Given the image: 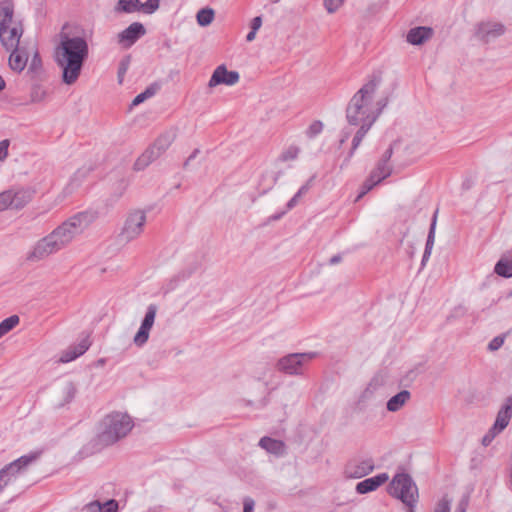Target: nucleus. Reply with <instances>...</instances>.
<instances>
[{
	"mask_svg": "<svg viewBox=\"0 0 512 512\" xmlns=\"http://www.w3.org/2000/svg\"><path fill=\"white\" fill-rule=\"evenodd\" d=\"M77 358V354H75L73 352V350L71 349V347L69 349H67L61 356L60 360L64 363H67V362H70V361H73Z\"/></svg>",
	"mask_w": 512,
	"mask_h": 512,
	"instance_id": "09e8293b",
	"label": "nucleus"
},
{
	"mask_svg": "<svg viewBox=\"0 0 512 512\" xmlns=\"http://www.w3.org/2000/svg\"><path fill=\"white\" fill-rule=\"evenodd\" d=\"M13 210L23 209L33 197V192L29 189H12Z\"/></svg>",
	"mask_w": 512,
	"mask_h": 512,
	"instance_id": "412c9836",
	"label": "nucleus"
},
{
	"mask_svg": "<svg viewBox=\"0 0 512 512\" xmlns=\"http://www.w3.org/2000/svg\"><path fill=\"white\" fill-rule=\"evenodd\" d=\"M392 154H393V148H392V146H390V147H389V148L384 152V154L382 155L381 160H383L384 162L389 163V160H390V158L392 157Z\"/></svg>",
	"mask_w": 512,
	"mask_h": 512,
	"instance_id": "864d4df0",
	"label": "nucleus"
},
{
	"mask_svg": "<svg viewBox=\"0 0 512 512\" xmlns=\"http://www.w3.org/2000/svg\"><path fill=\"white\" fill-rule=\"evenodd\" d=\"M437 213H438V210H436V212L434 213L433 218H432V222H431L430 229H429L428 236H427V241H426V245H425L424 254H423V257H422V265H425V262L430 257L431 251H432V248H433V245H434L436 222H437Z\"/></svg>",
	"mask_w": 512,
	"mask_h": 512,
	"instance_id": "393cba45",
	"label": "nucleus"
},
{
	"mask_svg": "<svg viewBox=\"0 0 512 512\" xmlns=\"http://www.w3.org/2000/svg\"><path fill=\"white\" fill-rule=\"evenodd\" d=\"M392 173V167L389 163L379 160L376 167L372 170L371 174L376 176L381 181L389 177Z\"/></svg>",
	"mask_w": 512,
	"mask_h": 512,
	"instance_id": "cd10ccee",
	"label": "nucleus"
},
{
	"mask_svg": "<svg viewBox=\"0 0 512 512\" xmlns=\"http://www.w3.org/2000/svg\"><path fill=\"white\" fill-rule=\"evenodd\" d=\"M504 344V337L502 336H497L495 338H493L489 344H488V349L490 351H496L498 350L502 345Z\"/></svg>",
	"mask_w": 512,
	"mask_h": 512,
	"instance_id": "c03bdc74",
	"label": "nucleus"
},
{
	"mask_svg": "<svg viewBox=\"0 0 512 512\" xmlns=\"http://www.w3.org/2000/svg\"><path fill=\"white\" fill-rule=\"evenodd\" d=\"M133 426L134 422L127 413L114 411L105 415L96 426L95 446L100 449L117 443L130 433Z\"/></svg>",
	"mask_w": 512,
	"mask_h": 512,
	"instance_id": "20e7f679",
	"label": "nucleus"
},
{
	"mask_svg": "<svg viewBox=\"0 0 512 512\" xmlns=\"http://www.w3.org/2000/svg\"><path fill=\"white\" fill-rule=\"evenodd\" d=\"M159 0H147L145 3L139 2V11L145 14H153L159 8Z\"/></svg>",
	"mask_w": 512,
	"mask_h": 512,
	"instance_id": "f704fd0d",
	"label": "nucleus"
},
{
	"mask_svg": "<svg viewBox=\"0 0 512 512\" xmlns=\"http://www.w3.org/2000/svg\"><path fill=\"white\" fill-rule=\"evenodd\" d=\"M196 18L200 26H207L214 19V11L210 8H203L197 13Z\"/></svg>",
	"mask_w": 512,
	"mask_h": 512,
	"instance_id": "7c9ffc66",
	"label": "nucleus"
},
{
	"mask_svg": "<svg viewBox=\"0 0 512 512\" xmlns=\"http://www.w3.org/2000/svg\"><path fill=\"white\" fill-rule=\"evenodd\" d=\"M411 394L408 390H402L392 396L387 402V410L390 412L399 411L410 399Z\"/></svg>",
	"mask_w": 512,
	"mask_h": 512,
	"instance_id": "b1692460",
	"label": "nucleus"
},
{
	"mask_svg": "<svg viewBox=\"0 0 512 512\" xmlns=\"http://www.w3.org/2000/svg\"><path fill=\"white\" fill-rule=\"evenodd\" d=\"M156 314L157 306L155 304H150L147 307V311L144 316V319L142 320L140 328L134 336L133 342L136 346L142 347L144 344L147 343L149 339L150 330L155 322Z\"/></svg>",
	"mask_w": 512,
	"mask_h": 512,
	"instance_id": "9b49d317",
	"label": "nucleus"
},
{
	"mask_svg": "<svg viewBox=\"0 0 512 512\" xmlns=\"http://www.w3.org/2000/svg\"><path fill=\"white\" fill-rule=\"evenodd\" d=\"M262 25V18L260 16H257L252 19L251 22V29L254 31H258Z\"/></svg>",
	"mask_w": 512,
	"mask_h": 512,
	"instance_id": "603ef678",
	"label": "nucleus"
},
{
	"mask_svg": "<svg viewBox=\"0 0 512 512\" xmlns=\"http://www.w3.org/2000/svg\"><path fill=\"white\" fill-rule=\"evenodd\" d=\"M377 86L378 81L376 79L368 81L354 94L347 105V122L350 125L359 126L352 140L349 157L353 156L355 150L387 105L388 100L386 98L374 101Z\"/></svg>",
	"mask_w": 512,
	"mask_h": 512,
	"instance_id": "f257e3e1",
	"label": "nucleus"
},
{
	"mask_svg": "<svg viewBox=\"0 0 512 512\" xmlns=\"http://www.w3.org/2000/svg\"><path fill=\"white\" fill-rule=\"evenodd\" d=\"M239 78L240 76L237 71H228L225 65H220L214 70L208 82V86L210 88L221 84L232 86L239 81Z\"/></svg>",
	"mask_w": 512,
	"mask_h": 512,
	"instance_id": "ddd939ff",
	"label": "nucleus"
},
{
	"mask_svg": "<svg viewBox=\"0 0 512 512\" xmlns=\"http://www.w3.org/2000/svg\"><path fill=\"white\" fill-rule=\"evenodd\" d=\"M314 357L313 353H294L289 354L278 361V369L289 375H299L303 373L305 365Z\"/></svg>",
	"mask_w": 512,
	"mask_h": 512,
	"instance_id": "6e6552de",
	"label": "nucleus"
},
{
	"mask_svg": "<svg viewBox=\"0 0 512 512\" xmlns=\"http://www.w3.org/2000/svg\"><path fill=\"white\" fill-rule=\"evenodd\" d=\"M13 14L14 11L11 4L6 3L0 6V32L20 24L13 20Z\"/></svg>",
	"mask_w": 512,
	"mask_h": 512,
	"instance_id": "5701e85b",
	"label": "nucleus"
},
{
	"mask_svg": "<svg viewBox=\"0 0 512 512\" xmlns=\"http://www.w3.org/2000/svg\"><path fill=\"white\" fill-rule=\"evenodd\" d=\"M259 446L277 456H281L285 453V444L282 441L267 436L260 439Z\"/></svg>",
	"mask_w": 512,
	"mask_h": 512,
	"instance_id": "4be33fe9",
	"label": "nucleus"
},
{
	"mask_svg": "<svg viewBox=\"0 0 512 512\" xmlns=\"http://www.w3.org/2000/svg\"><path fill=\"white\" fill-rule=\"evenodd\" d=\"M88 55L89 47L85 38L60 34V42L54 50V59L62 69V80L65 84L72 85L77 81Z\"/></svg>",
	"mask_w": 512,
	"mask_h": 512,
	"instance_id": "7ed1b4c3",
	"label": "nucleus"
},
{
	"mask_svg": "<svg viewBox=\"0 0 512 512\" xmlns=\"http://www.w3.org/2000/svg\"><path fill=\"white\" fill-rule=\"evenodd\" d=\"M158 90H159L158 84H151L150 86H148L145 89V91H143L142 93L138 94L133 99L131 105L132 106H137V105L141 104L145 100H147V99L151 98L152 96H154Z\"/></svg>",
	"mask_w": 512,
	"mask_h": 512,
	"instance_id": "c756f323",
	"label": "nucleus"
},
{
	"mask_svg": "<svg viewBox=\"0 0 512 512\" xmlns=\"http://www.w3.org/2000/svg\"><path fill=\"white\" fill-rule=\"evenodd\" d=\"M103 512H117L118 502L114 499L108 500L105 503H101Z\"/></svg>",
	"mask_w": 512,
	"mask_h": 512,
	"instance_id": "37998d69",
	"label": "nucleus"
},
{
	"mask_svg": "<svg viewBox=\"0 0 512 512\" xmlns=\"http://www.w3.org/2000/svg\"><path fill=\"white\" fill-rule=\"evenodd\" d=\"M76 391V387L71 381H62L58 383L51 394V406L54 409L63 408L74 399Z\"/></svg>",
	"mask_w": 512,
	"mask_h": 512,
	"instance_id": "1a4fd4ad",
	"label": "nucleus"
},
{
	"mask_svg": "<svg viewBox=\"0 0 512 512\" xmlns=\"http://www.w3.org/2000/svg\"><path fill=\"white\" fill-rule=\"evenodd\" d=\"M299 151H300V149L298 147L290 146L289 148H287L285 151H283L281 153V155L279 156V160L282 162L294 160L297 158Z\"/></svg>",
	"mask_w": 512,
	"mask_h": 512,
	"instance_id": "c9c22d12",
	"label": "nucleus"
},
{
	"mask_svg": "<svg viewBox=\"0 0 512 512\" xmlns=\"http://www.w3.org/2000/svg\"><path fill=\"white\" fill-rule=\"evenodd\" d=\"M314 177H311L309 179V181L304 184L299 190L298 192L289 200V202L287 203V209L290 210L292 209L293 207L296 206V204L298 203L300 197L302 195H304L305 193L308 192V190L310 189L311 187V184H312V181H313Z\"/></svg>",
	"mask_w": 512,
	"mask_h": 512,
	"instance_id": "2f4dec72",
	"label": "nucleus"
},
{
	"mask_svg": "<svg viewBox=\"0 0 512 512\" xmlns=\"http://www.w3.org/2000/svg\"><path fill=\"white\" fill-rule=\"evenodd\" d=\"M433 35V29L430 27L419 26L409 30L407 33V42L412 45H421L429 40Z\"/></svg>",
	"mask_w": 512,
	"mask_h": 512,
	"instance_id": "6ab92c4d",
	"label": "nucleus"
},
{
	"mask_svg": "<svg viewBox=\"0 0 512 512\" xmlns=\"http://www.w3.org/2000/svg\"><path fill=\"white\" fill-rule=\"evenodd\" d=\"M36 455H24L11 462L0 470V492L22 469L26 468L35 459Z\"/></svg>",
	"mask_w": 512,
	"mask_h": 512,
	"instance_id": "9d476101",
	"label": "nucleus"
},
{
	"mask_svg": "<svg viewBox=\"0 0 512 512\" xmlns=\"http://www.w3.org/2000/svg\"><path fill=\"white\" fill-rule=\"evenodd\" d=\"M104 363H105V359H103V358H101V359H99V360L97 361V365H98V366H102V365H104Z\"/></svg>",
	"mask_w": 512,
	"mask_h": 512,
	"instance_id": "69168bd1",
	"label": "nucleus"
},
{
	"mask_svg": "<svg viewBox=\"0 0 512 512\" xmlns=\"http://www.w3.org/2000/svg\"><path fill=\"white\" fill-rule=\"evenodd\" d=\"M145 224L146 213L143 210L134 209L129 211L118 234L119 242L129 243L137 239L143 233Z\"/></svg>",
	"mask_w": 512,
	"mask_h": 512,
	"instance_id": "0eeeda50",
	"label": "nucleus"
},
{
	"mask_svg": "<svg viewBox=\"0 0 512 512\" xmlns=\"http://www.w3.org/2000/svg\"><path fill=\"white\" fill-rule=\"evenodd\" d=\"M177 136L176 130L171 129L162 133L135 161L134 169L144 170L149 164L158 159L172 145Z\"/></svg>",
	"mask_w": 512,
	"mask_h": 512,
	"instance_id": "39448f33",
	"label": "nucleus"
},
{
	"mask_svg": "<svg viewBox=\"0 0 512 512\" xmlns=\"http://www.w3.org/2000/svg\"><path fill=\"white\" fill-rule=\"evenodd\" d=\"M256 32H257V31H254V30H252V29H251V31H250V32L247 34V36H246V40H247L248 42L253 41V40L255 39Z\"/></svg>",
	"mask_w": 512,
	"mask_h": 512,
	"instance_id": "bf43d9fd",
	"label": "nucleus"
},
{
	"mask_svg": "<svg viewBox=\"0 0 512 512\" xmlns=\"http://www.w3.org/2000/svg\"><path fill=\"white\" fill-rule=\"evenodd\" d=\"M374 467L372 459L352 462L346 466L345 474L349 478L359 479L370 474L374 470Z\"/></svg>",
	"mask_w": 512,
	"mask_h": 512,
	"instance_id": "dca6fc26",
	"label": "nucleus"
},
{
	"mask_svg": "<svg viewBox=\"0 0 512 512\" xmlns=\"http://www.w3.org/2000/svg\"><path fill=\"white\" fill-rule=\"evenodd\" d=\"M22 34L23 28L21 24L9 27L8 29L0 32L1 44L7 51H10V49H15L19 47Z\"/></svg>",
	"mask_w": 512,
	"mask_h": 512,
	"instance_id": "2eb2a0df",
	"label": "nucleus"
},
{
	"mask_svg": "<svg viewBox=\"0 0 512 512\" xmlns=\"http://www.w3.org/2000/svg\"><path fill=\"white\" fill-rule=\"evenodd\" d=\"M11 54L8 59V64L11 70L15 72H22L27 65L28 56L19 47L10 49Z\"/></svg>",
	"mask_w": 512,
	"mask_h": 512,
	"instance_id": "aec40b11",
	"label": "nucleus"
},
{
	"mask_svg": "<svg viewBox=\"0 0 512 512\" xmlns=\"http://www.w3.org/2000/svg\"><path fill=\"white\" fill-rule=\"evenodd\" d=\"M200 150L199 149H195L192 154L188 157V159L185 161L184 163V168H187L190 161L193 160L198 154H199Z\"/></svg>",
	"mask_w": 512,
	"mask_h": 512,
	"instance_id": "6e6d98bb",
	"label": "nucleus"
},
{
	"mask_svg": "<svg viewBox=\"0 0 512 512\" xmlns=\"http://www.w3.org/2000/svg\"><path fill=\"white\" fill-rule=\"evenodd\" d=\"M126 70H127V65H126V64H124V63H122V64H121V66H120V68H119V71H118L119 82H121V81H122V80H121V77H122V75L126 72Z\"/></svg>",
	"mask_w": 512,
	"mask_h": 512,
	"instance_id": "4d7b16f0",
	"label": "nucleus"
},
{
	"mask_svg": "<svg viewBox=\"0 0 512 512\" xmlns=\"http://www.w3.org/2000/svg\"><path fill=\"white\" fill-rule=\"evenodd\" d=\"M20 322L18 315H11L0 322V338L13 330Z\"/></svg>",
	"mask_w": 512,
	"mask_h": 512,
	"instance_id": "c85d7f7f",
	"label": "nucleus"
},
{
	"mask_svg": "<svg viewBox=\"0 0 512 512\" xmlns=\"http://www.w3.org/2000/svg\"><path fill=\"white\" fill-rule=\"evenodd\" d=\"M98 217L93 210L82 211L69 217L48 235L39 239L30 252L29 260H42L66 248Z\"/></svg>",
	"mask_w": 512,
	"mask_h": 512,
	"instance_id": "f03ea898",
	"label": "nucleus"
},
{
	"mask_svg": "<svg viewBox=\"0 0 512 512\" xmlns=\"http://www.w3.org/2000/svg\"><path fill=\"white\" fill-rule=\"evenodd\" d=\"M381 182L376 176L370 173V176L365 180V184L367 185V190H371L374 186Z\"/></svg>",
	"mask_w": 512,
	"mask_h": 512,
	"instance_id": "8fccbe9b",
	"label": "nucleus"
},
{
	"mask_svg": "<svg viewBox=\"0 0 512 512\" xmlns=\"http://www.w3.org/2000/svg\"><path fill=\"white\" fill-rule=\"evenodd\" d=\"M385 383L384 376L381 374L375 375L370 382L368 383L365 394L372 395L379 387L383 386Z\"/></svg>",
	"mask_w": 512,
	"mask_h": 512,
	"instance_id": "473e14b6",
	"label": "nucleus"
},
{
	"mask_svg": "<svg viewBox=\"0 0 512 512\" xmlns=\"http://www.w3.org/2000/svg\"><path fill=\"white\" fill-rule=\"evenodd\" d=\"M434 512H450V501L446 498L440 500Z\"/></svg>",
	"mask_w": 512,
	"mask_h": 512,
	"instance_id": "49530a36",
	"label": "nucleus"
},
{
	"mask_svg": "<svg viewBox=\"0 0 512 512\" xmlns=\"http://www.w3.org/2000/svg\"><path fill=\"white\" fill-rule=\"evenodd\" d=\"M323 130V123L319 120H315L313 121L307 131H306V134L309 138H314L315 136H317L318 134H320Z\"/></svg>",
	"mask_w": 512,
	"mask_h": 512,
	"instance_id": "e433bc0d",
	"label": "nucleus"
},
{
	"mask_svg": "<svg viewBox=\"0 0 512 512\" xmlns=\"http://www.w3.org/2000/svg\"><path fill=\"white\" fill-rule=\"evenodd\" d=\"M41 65H42V62H41V58L39 56V53L35 52L33 57H32V59H31V63H30L29 69L32 70V71L37 72L41 68Z\"/></svg>",
	"mask_w": 512,
	"mask_h": 512,
	"instance_id": "a18cd8bd",
	"label": "nucleus"
},
{
	"mask_svg": "<svg viewBox=\"0 0 512 512\" xmlns=\"http://www.w3.org/2000/svg\"><path fill=\"white\" fill-rule=\"evenodd\" d=\"M5 87V82L3 78L0 76V91Z\"/></svg>",
	"mask_w": 512,
	"mask_h": 512,
	"instance_id": "e2e57ef3",
	"label": "nucleus"
},
{
	"mask_svg": "<svg viewBox=\"0 0 512 512\" xmlns=\"http://www.w3.org/2000/svg\"><path fill=\"white\" fill-rule=\"evenodd\" d=\"M12 189L0 193V211L13 210Z\"/></svg>",
	"mask_w": 512,
	"mask_h": 512,
	"instance_id": "72a5a7b5",
	"label": "nucleus"
},
{
	"mask_svg": "<svg viewBox=\"0 0 512 512\" xmlns=\"http://www.w3.org/2000/svg\"><path fill=\"white\" fill-rule=\"evenodd\" d=\"M370 190H367V185L365 184V182L363 183L362 185V191L361 193L358 195V199L361 198L362 196H364L366 193H368Z\"/></svg>",
	"mask_w": 512,
	"mask_h": 512,
	"instance_id": "680f3d73",
	"label": "nucleus"
},
{
	"mask_svg": "<svg viewBox=\"0 0 512 512\" xmlns=\"http://www.w3.org/2000/svg\"><path fill=\"white\" fill-rule=\"evenodd\" d=\"M9 146H10L9 139H3L0 141V162H3L8 157Z\"/></svg>",
	"mask_w": 512,
	"mask_h": 512,
	"instance_id": "a19ab883",
	"label": "nucleus"
},
{
	"mask_svg": "<svg viewBox=\"0 0 512 512\" xmlns=\"http://www.w3.org/2000/svg\"><path fill=\"white\" fill-rule=\"evenodd\" d=\"M145 33L146 29L143 24L134 22L118 34V40L119 43L129 47L133 45L140 37L145 35Z\"/></svg>",
	"mask_w": 512,
	"mask_h": 512,
	"instance_id": "4468645a",
	"label": "nucleus"
},
{
	"mask_svg": "<svg viewBox=\"0 0 512 512\" xmlns=\"http://www.w3.org/2000/svg\"><path fill=\"white\" fill-rule=\"evenodd\" d=\"M389 494L412 508L418 498V490L410 475L396 474L389 485Z\"/></svg>",
	"mask_w": 512,
	"mask_h": 512,
	"instance_id": "423d86ee",
	"label": "nucleus"
},
{
	"mask_svg": "<svg viewBox=\"0 0 512 512\" xmlns=\"http://www.w3.org/2000/svg\"><path fill=\"white\" fill-rule=\"evenodd\" d=\"M86 512H103L102 505L99 501H94L85 506Z\"/></svg>",
	"mask_w": 512,
	"mask_h": 512,
	"instance_id": "de8ad7c7",
	"label": "nucleus"
},
{
	"mask_svg": "<svg viewBox=\"0 0 512 512\" xmlns=\"http://www.w3.org/2000/svg\"><path fill=\"white\" fill-rule=\"evenodd\" d=\"M389 479L387 473H381L374 477L367 478L356 485V492L359 494H366L375 491L378 487L384 484Z\"/></svg>",
	"mask_w": 512,
	"mask_h": 512,
	"instance_id": "f3484780",
	"label": "nucleus"
},
{
	"mask_svg": "<svg viewBox=\"0 0 512 512\" xmlns=\"http://www.w3.org/2000/svg\"><path fill=\"white\" fill-rule=\"evenodd\" d=\"M285 212H282L281 214L279 215H275L272 217L273 220H278Z\"/></svg>",
	"mask_w": 512,
	"mask_h": 512,
	"instance_id": "338daca9",
	"label": "nucleus"
},
{
	"mask_svg": "<svg viewBox=\"0 0 512 512\" xmlns=\"http://www.w3.org/2000/svg\"><path fill=\"white\" fill-rule=\"evenodd\" d=\"M139 0H118L116 12L133 13L139 11Z\"/></svg>",
	"mask_w": 512,
	"mask_h": 512,
	"instance_id": "bb28decb",
	"label": "nucleus"
},
{
	"mask_svg": "<svg viewBox=\"0 0 512 512\" xmlns=\"http://www.w3.org/2000/svg\"><path fill=\"white\" fill-rule=\"evenodd\" d=\"M500 432L501 431L494 430V427L492 426L488 433L482 438V444L484 446H488Z\"/></svg>",
	"mask_w": 512,
	"mask_h": 512,
	"instance_id": "79ce46f5",
	"label": "nucleus"
},
{
	"mask_svg": "<svg viewBox=\"0 0 512 512\" xmlns=\"http://www.w3.org/2000/svg\"><path fill=\"white\" fill-rule=\"evenodd\" d=\"M508 297H512V290L509 292Z\"/></svg>",
	"mask_w": 512,
	"mask_h": 512,
	"instance_id": "774afa93",
	"label": "nucleus"
},
{
	"mask_svg": "<svg viewBox=\"0 0 512 512\" xmlns=\"http://www.w3.org/2000/svg\"><path fill=\"white\" fill-rule=\"evenodd\" d=\"M45 94V91L39 86H34L31 91V101L35 103L41 102L44 99Z\"/></svg>",
	"mask_w": 512,
	"mask_h": 512,
	"instance_id": "ea45409f",
	"label": "nucleus"
},
{
	"mask_svg": "<svg viewBox=\"0 0 512 512\" xmlns=\"http://www.w3.org/2000/svg\"><path fill=\"white\" fill-rule=\"evenodd\" d=\"M505 26L499 22H481L477 25L475 36L483 43H490L505 33Z\"/></svg>",
	"mask_w": 512,
	"mask_h": 512,
	"instance_id": "f8f14e48",
	"label": "nucleus"
},
{
	"mask_svg": "<svg viewBox=\"0 0 512 512\" xmlns=\"http://www.w3.org/2000/svg\"><path fill=\"white\" fill-rule=\"evenodd\" d=\"M494 272L504 278L512 277V261L500 259L495 265Z\"/></svg>",
	"mask_w": 512,
	"mask_h": 512,
	"instance_id": "a878e982",
	"label": "nucleus"
},
{
	"mask_svg": "<svg viewBox=\"0 0 512 512\" xmlns=\"http://www.w3.org/2000/svg\"><path fill=\"white\" fill-rule=\"evenodd\" d=\"M89 346L90 342L88 338H84L76 346L71 347V349L75 354H77V357H79L88 350Z\"/></svg>",
	"mask_w": 512,
	"mask_h": 512,
	"instance_id": "58836bf2",
	"label": "nucleus"
},
{
	"mask_svg": "<svg viewBox=\"0 0 512 512\" xmlns=\"http://www.w3.org/2000/svg\"><path fill=\"white\" fill-rule=\"evenodd\" d=\"M512 417V397H507L501 409L498 411L494 430L503 431L509 424Z\"/></svg>",
	"mask_w": 512,
	"mask_h": 512,
	"instance_id": "a211bd4d",
	"label": "nucleus"
},
{
	"mask_svg": "<svg viewBox=\"0 0 512 512\" xmlns=\"http://www.w3.org/2000/svg\"><path fill=\"white\" fill-rule=\"evenodd\" d=\"M254 508V501L251 498H246L243 504V512H252Z\"/></svg>",
	"mask_w": 512,
	"mask_h": 512,
	"instance_id": "3c124183",
	"label": "nucleus"
},
{
	"mask_svg": "<svg viewBox=\"0 0 512 512\" xmlns=\"http://www.w3.org/2000/svg\"><path fill=\"white\" fill-rule=\"evenodd\" d=\"M344 3V0H323V5L329 14L335 13Z\"/></svg>",
	"mask_w": 512,
	"mask_h": 512,
	"instance_id": "4c0bfd02",
	"label": "nucleus"
},
{
	"mask_svg": "<svg viewBox=\"0 0 512 512\" xmlns=\"http://www.w3.org/2000/svg\"><path fill=\"white\" fill-rule=\"evenodd\" d=\"M468 506V502L466 500H461L455 510V512H466Z\"/></svg>",
	"mask_w": 512,
	"mask_h": 512,
	"instance_id": "5fc2aeb1",
	"label": "nucleus"
},
{
	"mask_svg": "<svg viewBox=\"0 0 512 512\" xmlns=\"http://www.w3.org/2000/svg\"><path fill=\"white\" fill-rule=\"evenodd\" d=\"M77 174H75L74 178L71 180V182L67 185L64 191H68V193H71L74 188V180L76 178Z\"/></svg>",
	"mask_w": 512,
	"mask_h": 512,
	"instance_id": "052dcab7",
	"label": "nucleus"
},
{
	"mask_svg": "<svg viewBox=\"0 0 512 512\" xmlns=\"http://www.w3.org/2000/svg\"><path fill=\"white\" fill-rule=\"evenodd\" d=\"M349 134L346 133L343 138L340 140V144H343L348 139Z\"/></svg>",
	"mask_w": 512,
	"mask_h": 512,
	"instance_id": "0e129e2a",
	"label": "nucleus"
},
{
	"mask_svg": "<svg viewBox=\"0 0 512 512\" xmlns=\"http://www.w3.org/2000/svg\"><path fill=\"white\" fill-rule=\"evenodd\" d=\"M341 261V256L340 255H334L333 257L330 258L329 260V263L331 265H334V264H337Z\"/></svg>",
	"mask_w": 512,
	"mask_h": 512,
	"instance_id": "13d9d810",
	"label": "nucleus"
}]
</instances>
